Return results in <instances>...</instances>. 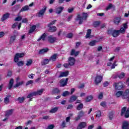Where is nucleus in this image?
<instances>
[{
  "label": "nucleus",
  "mask_w": 129,
  "mask_h": 129,
  "mask_svg": "<svg viewBox=\"0 0 129 129\" xmlns=\"http://www.w3.org/2000/svg\"><path fill=\"white\" fill-rule=\"evenodd\" d=\"M123 27H121L119 30H114L112 34L113 38H116L119 36L120 34H124L125 30L128 28L127 26V23L122 24Z\"/></svg>",
  "instance_id": "nucleus-1"
},
{
  "label": "nucleus",
  "mask_w": 129,
  "mask_h": 129,
  "mask_svg": "<svg viewBox=\"0 0 129 129\" xmlns=\"http://www.w3.org/2000/svg\"><path fill=\"white\" fill-rule=\"evenodd\" d=\"M88 18V14L87 13L83 12L82 14V17L80 14H78L77 17V21L79 20V25H81L83 23V20L86 21Z\"/></svg>",
  "instance_id": "nucleus-2"
},
{
  "label": "nucleus",
  "mask_w": 129,
  "mask_h": 129,
  "mask_svg": "<svg viewBox=\"0 0 129 129\" xmlns=\"http://www.w3.org/2000/svg\"><path fill=\"white\" fill-rule=\"evenodd\" d=\"M124 84L125 83L123 82H119L118 83H114L113 86H114L115 90H121V89H123L125 87Z\"/></svg>",
  "instance_id": "nucleus-3"
},
{
  "label": "nucleus",
  "mask_w": 129,
  "mask_h": 129,
  "mask_svg": "<svg viewBox=\"0 0 129 129\" xmlns=\"http://www.w3.org/2000/svg\"><path fill=\"white\" fill-rule=\"evenodd\" d=\"M102 79H103V76L101 75H97L94 80L95 85H98V84L102 81Z\"/></svg>",
  "instance_id": "nucleus-4"
},
{
  "label": "nucleus",
  "mask_w": 129,
  "mask_h": 129,
  "mask_svg": "<svg viewBox=\"0 0 129 129\" xmlns=\"http://www.w3.org/2000/svg\"><path fill=\"white\" fill-rule=\"evenodd\" d=\"M24 56H25V53H17L14 57V62L17 63L20 60V58H23Z\"/></svg>",
  "instance_id": "nucleus-5"
},
{
  "label": "nucleus",
  "mask_w": 129,
  "mask_h": 129,
  "mask_svg": "<svg viewBox=\"0 0 129 129\" xmlns=\"http://www.w3.org/2000/svg\"><path fill=\"white\" fill-rule=\"evenodd\" d=\"M68 80L69 78H67L66 79H62L59 81L60 87H65L68 84Z\"/></svg>",
  "instance_id": "nucleus-6"
},
{
  "label": "nucleus",
  "mask_w": 129,
  "mask_h": 129,
  "mask_svg": "<svg viewBox=\"0 0 129 129\" xmlns=\"http://www.w3.org/2000/svg\"><path fill=\"white\" fill-rule=\"evenodd\" d=\"M122 99H127V101L129 102V89H127L124 91Z\"/></svg>",
  "instance_id": "nucleus-7"
},
{
  "label": "nucleus",
  "mask_w": 129,
  "mask_h": 129,
  "mask_svg": "<svg viewBox=\"0 0 129 129\" xmlns=\"http://www.w3.org/2000/svg\"><path fill=\"white\" fill-rule=\"evenodd\" d=\"M57 38L53 37V35H49L48 37V41L50 44H54Z\"/></svg>",
  "instance_id": "nucleus-8"
},
{
  "label": "nucleus",
  "mask_w": 129,
  "mask_h": 129,
  "mask_svg": "<svg viewBox=\"0 0 129 129\" xmlns=\"http://www.w3.org/2000/svg\"><path fill=\"white\" fill-rule=\"evenodd\" d=\"M87 125V123L86 122H81L79 123L77 126V129H82L86 127Z\"/></svg>",
  "instance_id": "nucleus-9"
},
{
  "label": "nucleus",
  "mask_w": 129,
  "mask_h": 129,
  "mask_svg": "<svg viewBox=\"0 0 129 129\" xmlns=\"http://www.w3.org/2000/svg\"><path fill=\"white\" fill-rule=\"evenodd\" d=\"M46 10H47V7L44 6V8L41 9L39 13H38L37 16L38 18H40V17L43 16L44 15H45V12H46Z\"/></svg>",
  "instance_id": "nucleus-10"
},
{
  "label": "nucleus",
  "mask_w": 129,
  "mask_h": 129,
  "mask_svg": "<svg viewBox=\"0 0 129 129\" xmlns=\"http://www.w3.org/2000/svg\"><path fill=\"white\" fill-rule=\"evenodd\" d=\"M76 60H75V58L70 56L69 58L68 62L69 64H70V66H73L75 64V62Z\"/></svg>",
  "instance_id": "nucleus-11"
},
{
  "label": "nucleus",
  "mask_w": 129,
  "mask_h": 129,
  "mask_svg": "<svg viewBox=\"0 0 129 129\" xmlns=\"http://www.w3.org/2000/svg\"><path fill=\"white\" fill-rule=\"evenodd\" d=\"M9 18H10V13H7L4 14L1 18V22H5V21H6V20H8Z\"/></svg>",
  "instance_id": "nucleus-12"
},
{
  "label": "nucleus",
  "mask_w": 129,
  "mask_h": 129,
  "mask_svg": "<svg viewBox=\"0 0 129 129\" xmlns=\"http://www.w3.org/2000/svg\"><path fill=\"white\" fill-rule=\"evenodd\" d=\"M49 51V48L48 47L41 49L39 50L38 52L39 55H43V54H45V53H47Z\"/></svg>",
  "instance_id": "nucleus-13"
},
{
  "label": "nucleus",
  "mask_w": 129,
  "mask_h": 129,
  "mask_svg": "<svg viewBox=\"0 0 129 129\" xmlns=\"http://www.w3.org/2000/svg\"><path fill=\"white\" fill-rule=\"evenodd\" d=\"M56 14H57V15H60V14H61V13H62V12H63V10H64V7H62V6H59L57 8H56Z\"/></svg>",
  "instance_id": "nucleus-14"
},
{
  "label": "nucleus",
  "mask_w": 129,
  "mask_h": 129,
  "mask_svg": "<svg viewBox=\"0 0 129 129\" xmlns=\"http://www.w3.org/2000/svg\"><path fill=\"white\" fill-rule=\"evenodd\" d=\"M68 75H69V72L68 71L61 72L58 76V78H61V77H67Z\"/></svg>",
  "instance_id": "nucleus-15"
},
{
  "label": "nucleus",
  "mask_w": 129,
  "mask_h": 129,
  "mask_svg": "<svg viewBox=\"0 0 129 129\" xmlns=\"http://www.w3.org/2000/svg\"><path fill=\"white\" fill-rule=\"evenodd\" d=\"M129 123L127 121H124L122 124V129H128Z\"/></svg>",
  "instance_id": "nucleus-16"
},
{
  "label": "nucleus",
  "mask_w": 129,
  "mask_h": 129,
  "mask_svg": "<svg viewBox=\"0 0 129 129\" xmlns=\"http://www.w3.org/2000/svg\"><path fill=\"white\" fill-rule=\"evenodd\" d=\"M48 32L50 33H55V32L57 31V27H56V26H50L48 27Z\"/></svg>",
  "instance_id": "nucleus-17"
},
{
  "label": "nucleus",
  "mask_w": 129,
  "mask_h": 129,
  "mask_svg": "<svg viewBox=\"0 0 129 129\" xmlns=\"http://www.w3.org/2000/svg\"><path fill=\"white\" fill-rule=\"evenodd\" d=\"M46 37H47V35L46 33H43L40 37L37 39V42H40L41 40H42V41H46Z\"/></svg>",
  "instance_id": "nucleus-18"
},
{
  "label": "nucleus",
  "mask_w": 129,
  "mask_h": 129,
  "mask_svg": "<svg viewBox=\"0 0 129 129\" xmlns=\"http://www.w3.org/2000/svg\"><path fill=\"white\" fill-rule=\"evenodd\" d=\"M120 21H121V18L120 17H115L114 18L113 22L115 25H119V23H120Z\"/></svg>",
  "instance_id": "nucleus-19"
},
{
  "label": "nucleus",
  "mask_w": 129,
  "mask_h": 129,
  "mask_svg": "<svg viewBox=\"0 0 129 129\" xmlns=\"http://www.w3.org/2000/svg\"><path fill=\"white\" fill-rule=\"evenodd\" d=\"M25 99V97H19L15 99V101H19V103H23Z\"/></svg>",
  "instance_id": "nucleus-20"
},
{
  "label": "nucleus",
  "mask_w": 129,
  "mask_h": 129,
  "mask_svg": "<svg viewBox=\"0 0 129 129\" xmlns=\"http://www.w3.org/2000/svg\"><path fill=\"white\" fill-rule=\"evenodd\" d=\"M14 85V79H11L10 80L9 85H8V89L9 90H11V89H12V88H13V86Z\"/></svg>",
  "instance_id": "nucleus-21"
},
{
  "label": "nucleus",
  "mask_w": 129,
  "mask_h": 129,
  "mask_svg": "<svg viewBox=\"0 0 129 129\" xmlns=\"http://www.w3.org/2000/svg\"><path fill=\"white\" fill-rule=\"evenodd\" d=\"M29 10H30L29 6L26 5L22 7V8L20 10L19 13H22V12H26L27 11H29Z\"/></svg>",
  "instance_id": "nucleus-22"
},
{
  "label": "nucleus",
  "mask_w": 129,
  "mask_h": 129,
  "mask_svg": "<svg viewBox=\"0 0 129 129\" xmlns=\"http://www.w3.org/2000/svg\"><path fill=\"white\" fill-rule=\"evenodd\" d=\"M92 99H93V96L92 95L87 96L86 97L85 102H90V101H91V100H92Z\"/></svg>",
  "instance_id": "nucleus-23"
},
{
  "label": "nucleus",
  "mask_w": 129,
  "mask_h": 129,
  "mask_svg": "<svg viewBox=\"0 0 129 129\" xmlns=\"http://www.w3.org/2000/svg\"><path fill=\"white\" fill-rule=\"evenodd\" d=\"M16 39H17V36H16L15 35L13 36H11L10 37L9 44H13V43H14L15 42V41H16Z\"/></svg>",
  "instance_id": "nucleus-24"
},
{
  "label": "nucleus",
  "mask_w": 129,
  "mask_h": 129,
  "mask_svg": "<svg viewBox=\"0 0 129 129\" xmlns=\"http://www.w3.org/2000/svg\"><path fill=\"white\" fill-rule=\"evenodd\" d=\"M56 59H57V54L55 53L53 54L50 58L49 61H52V62H55L56 61Z\"/></svg>",
  "instance_id": "nucleus-25"
},
{
  "label": "nucleus",
  "mask_w": 129,
  "mask_h": 129,
  "mask_svg": "<svg viewBox=\"0 0 129 129\" xmlns=\"http://www.w3.org/2000/svg\"><path fill=\"white\" fill-rule=\"evenodd\" d=\"M34 92L36 96H37V95H42V94H43V92H44V89H41L37 91H35Z\"/></svg>",
  "instance_id": "nucleus-26"
},
{
  "label": "nucleus",
  "mask_w": 129,
  "mask_h": 129,
  "mask_svg": "<svg viewBox=\"0 0 129 129\" xmlns=\"http://www.w3.org/2000/svg\"><path fill=\"white\" fill-rule=\"evenodd\" d=\"M77 98H78V97L77 96L75 95H72L70 98V102H73L75 101V100H77Z\"/></svg>",
  "instance_id": "nucleus-27"
},
{
  "label": "nucleus",
  "mask_w": 129,
  "mask_h": 129,
  "mask_svg": "<svg viewBox=\"0 0 129 129\" xmlns=\"http://www.w3.org/2000/svg\"><path fill=\"white\" fill-rule=\"evenodd\" d=\"M11 97V95H8L6 96L4 99V103L5 104H9L10 103V98Z\"/></svg>",
  "instance_id": "nucleus-28"
},
{
  "label": "nucleus",
  "mask_w": 129,
  "mask_h": 129,
  "mask_svg": "<svg viewBox=\"0 0 129 129\" xmlns=\"http://www.w3.org/2000/svg\"><path fill=\"white\" fill-rule=\"evenodd\" d=\"M13 111H14V110L13 109H10L7 111L5 114V116H10V115H12V114H13Z\"/></svg>",
  "instance_id": "nucleus-29"
},
{
  "label": "nucleus",
  "mask_w": 129,
  "mask_h": 129,
  "mask_svg": "<svg viewBox=\"0 0 129 129\" xmlns=\"http://www.w3.org/2000/svg\"><path fill=\"white\" fill-rule=\"evenodd\" d=\"M52 94H58L60 93V90L58 88H55L52 90Z\"/></svg>",
  "instance_id": "nucleus-30"
},
{
  "label": "nucleus",
  "mask_w": 129,
  "mask_h": 129,
  "mask_svg": "<svg viewBox=\"0 0 129 129\" xmlns=\"http://www.w3.org/2000/svg\"><path fill=\"white\" fill-rule=\"evenodd\" d=\"M36 28H37V26H36V25L32 26L30 28V29L29 31V34H32V33H33V32L35 31V30H36Z\"/></svg>",
  "instance_id": "nucleus-31"
},
{
  "label": "nucleus",
  "mask_w": 129,
  "mask_h": 129,
  "mask_svg": "<svg viewBox=\"0 0 129 129\" xmlns=\"http://www.w3.org/2000/svg\"><path fill=\"white\" fill-rule=\"evenodd\" d=\"M124 94V92H122L121 91H118L116 93V96H117V97H119L120 96H122H122Z\"/></svg>",
  "instance_id": "nucleus-32"
},
{
  "label": "nucleus",
  "mask_w": 129,
  "mask_h": 129,
  "mask_svg": "<svg viewBox=\"0 0 129 129\" xmlns=\"http://www.w3.org/2000/svg\"><path fill=\"white\" fill-rule=\"evenodd\" d=\"M49 62H50V59H44L41 61V65L42 66L47 65V64H48Z\"/></svg>",
  "instance_id": "nucleus-33"
},
{
  "label": "nucleus",
  "mask_w": 129,
  "mask_h": 129,
  "mask_svg": "<svg viewBox=\"0 0 129 129\" xmlns=\"http://www.w3.org/2000/svg\"><path fill=\"white\" fill-rule=\"evenodd\" d=\"M58 109H59V108L57 107H55L53 108H52L49 111V112H50V113H55V112H57V111H58Z\"/></svg>",
  "instance_id": "nucleus-34"
},
{
  "label": "nucleus",
  "mask_w": 129,
  "mask_h": 129,
  "mask_svg": "<svg viewBox=\"0 0 129 129\" xmlns=\"http://www.w3.org/2000/svg\"><path fill=\"white\" fill-rule=\"evenodd\" d=\"M83 108V103H80L77 107V110H81Z\"/></svg>",
  "instance_id": "nucleus-35"
},
{
  "label": "nucleus",
  "mask_w": 129,
  "mask_h": 129,
  "mask_svg": "<svg viewBox=\"0 0 129 129\" xmlns=\"http://www.w3.org/2000/svg\"><path fill=\"white\" fill-rule=\"evenodd\" d=\"M114 115V112L111 111L109 113V119L110 120H112V118H113V115Z\"/></svg>",
  "instance_id": "nucleus-36"
},
{
  "label": "nucleus",
  "mask_w": 129,
  "mask_h": 129,
  "mask_svg": "<svg viewBox=\"0 0 129 129\" xmlns=\"http://www.w3.org/2000/svg\"><path fill=\"white\" fill-rule=\"evenodd\" d=\"M93 25L94 28H97L100 25V21H94Z\"/></svg>",
  "instance_id": "nucleus-37"
},
{
  "label": "nucleus",
  "mask_w": 129,
  "mask_h": 129,
  "mask_svg": "<svg viewBox=\"0 0 129 129\" xmlns=\"http://www.w3.org/2000/svg\"><path fill=\"white\" fill-rule=\"evenodd\" d=\"M70 95V92L68 91H66L63 92V93L62 94V96H63V97H66V96H68Z\"/></svg>",
  "instance_id": "nucleus-38"
},
{
  "label": "nucleus",
  "mask_w": 129,
  "mask_h": 129,
  "mask_svg": "<svg viewBox=\"0 0 129 129\" xmlns=\"http://www.w3.org/2000/svg\"><path fill=\"white\" fill-rule=\"evenodd\" d=\"M125 76V73L122 72L120 74V75L118 76V78H119V79H123Z\"/></svg>",
  "instance_id": "nucleus-39"
},
{
  "label": "nucleus",
  "mask_w": 129,
  "mask_h": 129,
  "mask_svg": "<svg viewBox=\"0 0 129 129\" xmlns=\"http://www.w3.org/2000/svg\"><path fill=\"white\" fill-rule=\"evenodd\" d=\"M34 96H36V94L35 92H33L32 93H31L29 94H28L27 96V98H31Z\"/></svg>",
  "instance_id": "nucleus-40"
},
{
  "label": "nucleus",
  "mask_w": 129,
  "mask_h": 129,
  "mask_svg": "<svg viewBox=\"0 0 129 129\" xmlns=\"http://www.w3.org/2000/svg\"><path fill=\"white\" fill-rule=\"evenodd\" d=\"M24 84V82L22 81L19 83H17L14 86V88H17L19 87V86H21V85H23Z\"/></svg>",
  "instance_id": "nucleus-41"
},
{
  "label": "nucleus",
  "mask_w": 129,
  "mask_h": 129,
  "mask_svg": "<svg viewBox=\"0 0 129 129\" xmlns=\"http://www.w3.org/2000/svg\"><path fill=\"white\" fill-rule=\"evenodd\" d=\"M126 112V107H123L121 110V115L122 116Z\"/></svg>",
  "instance_id": "nucleus-42"
},
{
  "label": "nucleus",
  "mask_w": 129,
  "mask_h": 129,
  "mask_svg": "<svg viewBox=\"0 0 129 129\" xmlns=\"http://www.w3.org/2000/svg\"><path fill=\"white\" fill-rule=\"evenodd\" d=\"M16 63H17V64L19 67L24 66V61L23 60H20L19 61V60H18V62H17Z\"/></svg>",
  "instance_id": "nucleus-43"
},
{
  "label": "nucleus",
  "mask_w": 129,
  "mask_h": 129,
  "mask_svg": "<svg viewBox=\"0 0 129 129\" xmlns=\"http://www.w3.org/2000/svg\"><path fill=\"white\" fill-rule=\"evenodd\" d=\"M114 30H113V28H110V29H108L107 31V34L112 35V33H113Z\"/></svg>",
  "instance_id": "nucleus-44"
},
{
  "label": "nucleus",
  "mask_w": 129,
  "mask_h": 129,
  "mask_svg": "<svg viewBox=\"0 0 129 129\" xmlns=\"http://www.w3.org/2000/svg\"><path fill=\"white\" fill-rule=\"evenodd\" d=\"M84 114H85V112L83 111V110H81L78 112V116L82 117L83 116H84Z\"/></svg>",
  "instance_id": "nucleus-45"
},
{
  "label": "nucleus",
  "mask_w": 129,
  "mask_h": 129,
  "mask_svg": "<svg viewBox=\"0 0 129 129\" xmlns=\"http://www.w3.org/2000/svg\"><path fill=\"white\" fill-rule=\"evenodd\" d=\"M97 42V41L96 40H92L89 42V46H95V44Z\"/></svg>",
  "instance_id": "nucleus-46"
},
{
  "label": "nucleus",
  "mask_w": 129,
  "mask_h": 129,
  "mask_svg": "<svg viewBox=\"0 0 129 129\" xmlns=\"http://www.w3.org/2000/svg\"><path fill=\"white\" fill-rule=\"evenodd\" d=\"M32 63H33V60L28 59L27 61L26 66H30V65H32Z\"/></svg>",
  "instance_id": "nucleus-47"
},
{
  "label": "nucleus",
  "mask_w": 129,
  "mask_h": 129,
  "mask_svg": "<svg viewBox=\"0 0 129 129\" xmlns=\"http://www.w3.org/2000/svg\"><path fill=\"white\" fill-rule=\"evenodd\" d=\"M57 22V20H54L53 21H51L50 23L47 25V27H51L53 25H55V23Z\"/></svg>",
  "instance_id": "nucleus-48"
},
{
  "label": "nucleus",
  "mask_w": 129,
  "mask_h": 129,
  "mask_svg": "<svg viewBox=\"0 0 129 129\" xmlns=\"http://www.w3.org/2000/svg\"><path fill=\"white\" fill-rule=\"evenodd\" d=\"M124 113V117H125V118H128V117H129V108H128Z\"/></svg>",
  "instance_id": "nucleus-49"
},
{
  "label": "nucleus",
  "mask_w": 129,
  "mask_h": 129,
  "mask_svg": "<svg viewBox=\"0 0 129 129\" xmlns=\"http://www.w3.org/2000/svg\"><path fill=\"white\" fill-rule=\"evenodd\" d=\"M60 126H61L62 128H64V127H67V126H66V121L65 120L62 121Z\"/></svg>",
  "instance_id": "nucleus-50"
},
{
  "label": "nucleus",
  "mask_w": 129,
  "mask_h": 129,
  "mask_svg": "<svg viewBox=\"0 0 129 129\" xmlns=\"http://www.w3.org/2000/svg\"><path fill=\"white\" fill-rule=\"evenodd\" d=\"M101 106H102V107H106V102L105 101H102L100 103Z\"/></svg>",
  "instance_id": "nucleus-51"
},
{
  "label": "nucleus",
  "mask_w": 129,
  "mask_h": 129,
  "mask_svg": "<svg viewBox=\"0 0 129 129\" xmlns=\"http://www.w3.org/2000/svg\"><path fill=\"white\" fill-rule=\"evenodd\" d=\"M55 128V125L51 124L49 125L46 129H54Z\"/></svg>",
  "instance_id": "nucleus-52"
},
{
  "label": "nucleus",
  "mask_w": 129,
  "mask_h": 129,
  "mask_svg": "<svg viewBox=\"0 0 129 129\" xmlns=\"http://www.w3.org/2000/svg\"><path fill=\"white\" fill-rule=\"evenodd\" d=\"M67 38H69V39L73 38V34L72 33H68L67 35Z\"/></svg>",
  "instance_id": "nucleus-53"
},
{
  "label": "nucleus",
  "mask_w": 129,
  "mask_h": 129,
  "mask_svg": "<svg viewBox=\"0 0 129 129\" xmlns=\"http://www.w3.org/2000/svg\"><path fill=\"white\" fill-rule=\"evenodd\" d=\"M33 83H34V81L29 80V81L27 82V83L26 84V86H28V85H30V84H33Z\"/></svg>",
  "instance_id": "nucleus-54"
},
{
  "label": "nucleus",
  "mask_w": 129,
  "mask_h": 129,
  "mask_svg": "<svg viewBox=\"0 0 129 129\" xmlns=\"http://www.w3.org/2000/svg\"><path fill=\"white\" fill-rule=\"evenodd\" d=\"M22 16H18L15 19V21L16 22H20V21H22Z\"/></svg>",
  "instance_id": "nucleus-55"
},
{
  "label": "nucleus",
  "mask_w": 129,
  "mask_h": 129,
  "mask_svg": "<svg viewBox=\"0 0 129 129\" xmlns=\"http://www.w3.org/2000/svg\"><path fill=\"white\" fill-rule=\"evenodd\" d=\"M113 7V5H112L111 4H109V5L106 7V10L107 11H108V10H110L111 8Z\"/></svg>",
  "instance_id": "nucleus-56"
},
{
  "label": "nucleus",
  "mask_w": 129,
  "mask_h": 129,
  "mask_svg": "<svg viewBox=\"0 0 129 129\" xmlns=\"http://www.w3.org/2000/svg\"><path fill=\"white\" fill-rule=\"evenodd\" d=\"M21 9V5L18 4L15 6V10L19 11Z\"/></svg>",
  "instance_id": "nucleus-57"
},
{
  "label": "nucleus",
  "mask_w": 129,
  "mask_h": 129,
  "mask_svg": "<svg viewBox=\"0 0 129 129\" xmlns=\"http://www.w3.org/2000/svg\"><path fill=\"white\" fill-rule=\"evenodd\" d=\"M96 117H100L101 116V112L100 111H98L96 114Z\"/></svg>",
  "instance_id": "nucleus-58"
},
{
  "label": "nucleus",
  "mask_w": 129,
  "mask_h": 129,
  "mask_svg": "<svg viewBox=\"0 0 129 129\" xmlns=\"http://www.w3.org/2000/svg\"><path fill=\"white\" fill-rule=\"evenodd\" d=\"M81 45V42H77L76 44V48L77 49L79 48V46Z\"/></svg>",
  "instance_id": "nucleus-59"
},
{
  "label": "nucleus",
  "mask_w": 129,
  "mask_h": 129,
  "mask_svg": "<svg viewBox=\"0 0 129 129\" xmlns=\"http://www.w3.org/2000/svg\"><path fill=\"white\" fill-rule=\"evenodd\" d=\"M75 54V49H73L71 51L70 55L71 56H74Z\"/></svg>",
  "instance_id": "nucleus-60"
},
{
  "label": "nucleus",
  "mask_w": 129,
  "mask_h": 129,
  "mask_svg": "<svg viewBox=\"0 0 129 129\" xmlns=\"http://www.w3.org/2000/svg\"><path fill=\"white\" fill-rule=\"evenodd\" d=\"M108 85H109V82L106 81L103 83V87H106Z\"/></svg>",
  "instance_id": "nucleus-61"
},
{
  "label": "nucleus",
  "mask_w": 129,
  "mask_h": 129,
  "mask_svg": "<svg viewBox=\"0 0 129 129\" xmlns=\"http://www.w3.org/2000/svg\"><path fill=\"white\" fill-rule=\"evenodd\" d=\"M73 108V105L69 104L68 105L67 109H72Z\"/></svg>",
  "instance_id": "nucleus-62"
},
{
  "label": "nucleus",
  "mask_w": 129,
  "mask_h": 129,
  "mask_svg": "<svg viewBox=\"0 0 129 129\" xmlns=\"http://www.w3.org/2000/svg\"><path fill=\"white\" fill-rule=\"evenodd\" d=\"M116 61H114V62L113 63V64H112L111 66V69H114V68H115V66H116Z\"/></svg>",
  "instance_id": "nucleus-63"
},
{
  "label": "nucleus",
  "mask_w": 129,
  "mask_h": 129,
  "mask_svg": "<svg viewBox=\"0 0 129 129\" xmlns=\"http://www.w3.org/2000/svg\"><path fill=\"white\" fill-rule=\"evenodd\" d=\"M22 23H28V19L24 18V19H22Z\"/></svg>",
  "instance_id": "nucleus-64"
}]
</instances>
